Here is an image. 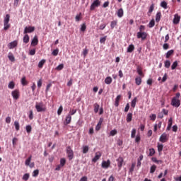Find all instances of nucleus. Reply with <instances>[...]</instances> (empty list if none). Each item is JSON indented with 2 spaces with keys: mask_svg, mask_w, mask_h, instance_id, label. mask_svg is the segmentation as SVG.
Instances as JSON below:
<instances>
[{
  "mask_svg": "<svg viewBox=\"0 0 181 181\" xmlns=\"http://www.w3.org/2000/svg\"><path fill=\"white\" fill-rule=\"evenodd\" d=\"M35 110H37V112H46L47 107L43 102H40L36 103Z\"/></svg>",
  "mask_w": 181,
  "mask_h": 181,
  "instance_id": "nucleus-1",
  "label": "nucleus"
},
{
  "mask_svg": "<svg viewBox=\"0 0 181 181\" xmlns=\"http://www.w3.org/2000/svg\"><path fill=\"white\" fill-rule=\"evenodd\" d=\"M9 19H11V16L6 14L4 20V30H8L11 28V24H9Z\"/></svg>",
  "mask_w": 181,
  "mask_h": 181,
  "instance_id": "nucleus-2",
  "label": "nucleus"
},
{
  "mask_svg": "<svg viewBox=\"0 0 181 181\" xmlns=\"http://www.w3.org/2000/svg\"><path fill=\"white\" fill-rule=\"evenodd\" d=\"M66 155L69 159V160H71L73 158H74V152L71 149V147L68 146L66 148Z\"/></svg>",
  "mask_w": 181,
  "mask_h": 181,
  "instance_id": "nucleus-3",
  "label": "nucleus"
},
{
  "mask_svg": "<svg viewBox=\"0 0 181 181\" xmlns=\"http://www.w3.org/2000/svg\"><path fill=\"white\" fill-rule=\"evenodd\" d=\"M137 39H141V40H146V37H148V33L146 32H138L137 33Z\"/></svg>",
  "mask_w": 181,
  "mask_h": 181,
  "instance_id": "nucleus-4",
  "label": "nucleus"
},
{
  "mask_svg": "<svg viewBox=\"0 0 181 181\" xmlns=\"http://www.w3.org/2000/svg\"><path fill=\"white\" fill-rule=\"evenodd\" d=\"M171 105L175 107V108H179L180 107V100L176 99V98H173L171 100Z\"/></svg>",
  "mask_w": 181,
  "mask_h": 181,
  "instance_id": "nucleus-5",
  "label": "nucleus"
},
{
  "mask_svg": "<svg viewBox=\"0 0 181 181\" xmlns=\"http://www.w3.org/2000/svg\"><path fill=\"white\" fill-rule=\"evenodd\" d=\"M160 142L162 144H165V142H168L169 141V136L166 134V133H163L159 139Z\"/></svg>",
  "mask_w": 181,
  "mask_h": 181,
  "instance_id": "nucleus-6",
  "label": "nucleus"
},
{
  "mask_svg": "<svg viewBox=\"0 0 181 181\" xmlns=\"http://www.w3.org/2000/svg\"><path fill=\"white\" fill-rule=\"evenodd\" d=\"M101 5V1L100 0H95L90 6V11H94L95 8H98Z\"/></svg>",
  "mask_w": 181,
  "mask_h": 181,
  "instance_id": "nucleus-7",
  "label": "nucleus"
},
{
  "mask_svg": "<svg viewBox=\"0 0 181 181\" xmlns=\"http://www.w3.org/2000/svg\"><path fill=\"white\" fill-rule=\"evenodd\" d=\"M11 95L13 100H18L20 97L19 90L16 89L11 92Z\"/></svg>",
  "mask_w": 181,
  "mask_h": 181,
  "instance_id": "nucleus-8",
  "label": "nucleus"
},
{
  "mask_svg": "<svg viewBox=\"0 0 181 181\" xmlns=\"http://www.w3.org/2000/svg\"><path fill=\"white\" fill-rule=\"evenodd\" d=\"M116 162H117V166L119 168V170H121L122 168V165H124V158L122 157H119L117 158Z\"/></svg>",
  "mask_w": 181,
  "mask_h": 181,
  "instance_id": "nucleus-9",
  "label": "nucleus"
},
{
  "mask_svg": "<svg viewBox=\"0 0 181 181\" xmlns=\"http://www.w3.org/2000/svg\"><path fill=\"white\" fill-rule=\"evenodd\" d=\"M32 161V156H30L29 158L25 160V166H29L30 168H34L35 167V163H31Z\"/></svg>",
  "mask_w": 181,
  "mask_h": 181,
  "instance_id": "nucleus-10",
  "label": "nucleus"
},
{
  "mask_svg": "<svg viewBox=\"0 0 181 181\" xmlns=\"http://www.w3.org/2000/svg\"><path fill=\"white\" fill-rule=\"evenodd\" d=\"M110 165H111V161L110 160H107V161L103 160L102 162V168L103 169H108V168H110Z\"/></svg>",
  "mask_w": 181,
  "mask_h": 181,
  "instance_id": "nucleus-11",
  "label": "nucleus"
},
{
  "mask_svg": "<svg viewBox=\"0 0 181 181\" xmlns=\"http://www.w3.org/2000/svg\"><path fill=\"white\" fill-rule=\"evenodd\" d=\"M32 32H35V27L29 26L25 27L24 29V35H26V33H32Z\"/></svg>",
  "mask_w": 181,
  "mask_h": 181,
  "instance_id": "nucleus-12",
  "label": "nucleus"
},
{
  "mask_svg": "<svg viewBox=\"0 0 181 181\" xmlns=\"http://www.w3.org/2000/svg\"><path fill=\"white\" fill-rule=\"evenodd\" d=\"M18 46V41L14 40L10 43L8 44V47L10 49H15Z\"/></svg>",
  "mask_w": 181,
  "mask_h": 181,
  "instance_id": "nucleus-13",
  "label": "nucleus"
},
{
  "mask_svg": "<svg viewBox=\"0 0 181 181\" xmlns=\"http://www.w3.org/2000/svg\"><path fill=\"white\" fill-rule=\"evenodd\" d=\"M100 158H101V153L97 152L95 153V157L92 159V162H94V163H95V162H97V160H98V159H100Z\"/></svg>",
  "mask_w": 181,
  "mask_h": 181,
  "instance_id": "nucleus-14",
  "label": "nucleus"
},
{
  "mask_svg": "<svg viewBox=\"0 0 181 181\" xmlns=\"http://www.w3.org/2000/svg\"><path fill=\"white\" fill-rule=\"evenodd\" d=\"M180 22V17L179 16L178 14H175L174 16V19H173V23L175 25H177Z\"/></svg>",
  "mask_w": 181,
  "mask_h": 181,
  "instance_id": "nucleus-15",
  "label": "nucleus"
},
{
  "mask_svg": "<svg viewBox=\"0 0 181 181\" xmlns=\"http://www.w3.org/2000/svg\"><path fill=\"white\" fill-rule=\"evenodd\" d=\"M37 43H39V40L37 36H35L31 42V46H37Z\"/></svg>",
  "mask_w": 181,
  "mask_h": 181,
  "instance_id": "nucleus-16",
  "label": "nucleus"
},
{
  "mask_svg": "<svg viewBox=\"0 0 181 181\" xmlns=\"http://www.w3.org/2000/svg\"><path fill=\"white\" fill-rule=\"evenodd\" d=\"M71 122V116L70 115H67L65 119L64 125H69Z\"/></svg>",
  "mask_w": 181,
  "mask_h": 181,
  "instance_id": "nucleus-17",
  "label": "nucleus"
},
{
  "mask_svg": "<svg viewBox=\"0 0 181 181\" xmlns=\"http://www.w3.org/2000/svg\"><path fill=\"white\" fill-rule=\"evenodd\" d=\"M101 125H103V119L100 118L98 124L95 127V131H100L101 129Z\"/></svg>",
  "mask_w": 181,
  "mask_h": 181,
  "instance_id": "nucleus-18",
  "label": "nucleus"
},
{
  "mask_svg": "<svg viewBox=\"0 0 181 181\" xmlns=\"http://www.w3.org/2000/svg\"><path fill=\"white\" fill-rule=\"evenodd\" d=\"M135 50V46L134 45H129V47H127V53H132V52Z\"/></svg>",
  "mask_w": 181,
  "mask_h": 181,
  "instance_id": "nucleus-19",
  "label": "nucleus"
},
{
  "mask_svg": "<svg viewBox=\"0 0 181 181\" xmlns=\"http://www.w3.org/2000/svg\"><path fill=\"white\" fill-rule=\"evenodd\" d=\"M8 58L10 60V62H12V63L15 62V56H13V54L12 52L8 53Z\"/></svg>",
  "mask_w": 181,
  "mask_h": 181,
  "instance_id": "nucleus-20",
  "label": "nucleus"
},
{
  "mask_svg": "<svg viewBox=\"0 0 181 181\" xmlns=\"http://www.w3.org/2000/svg\"><path fill=\"white\" fill-rule=\"evenodd\" d=\"M121 95H118L115 98V107H118L119 105V100H121Z\"/></svg>",
  "mask_w": 181,
  "mask_h": 181,
  "instance_id": "nucleus-21",
  "label": "nucleus"
},
{
  "mask_svg": "<svg viewBox=\"0 0 181 181\" xmlns=\"http://www.w3.org/2000/svg\"><path fill=\"white\" fill-rule=\"evenodd\" d=\"M135 83L136 84V86H141V83H142V78H141L140 76H138L135 78Z\"/></svg>",
  "mask_w": 181,
  "mask_h": 181,
  "instance_id": "nucleus-22",
  "label": "nucleus"
},
{
  "mask_svg": "<svg viewBox=\"0 0 181 181\" xmlns=\"http://www.w3.org/2000/svg\"><path fill=\"white\" fill-rule=\"evenodd\" d=\"M105 84H111L112 83V78L111 76H107L105 79Z\"/></svg>",
  "mask_w": 181,
  "mask_h": 181,
  "instance_id": "nucleus-23",
  "label": "nucleus"
},
{
  "mask_svg": "<svg viewBox=\"0 0 181 181\" xmlns=\"http://www.w3.org/2000/svg\"><path fill=\"white\" fill-rule=\"evenodd\" d=\"M126 121L127 122H131L132 121V113L129 112L127 114Z\"/></svg>",
  "mask_w": 181,
  "mask_h": 181,
  "instance_id": "nucleus-24",
  "label": "nucleus"
},
{
  "mask_svg": "<svg viewBox=\"0 0 181 181\" xmlns=\"http://www.w3.org/2000/svg\"><path fill=\"white\" fill-rule=\"evenodd\" d=\"M117 16L118 18H122L124 16V10L122 8H119L117 11Z\"/></svg>",
  "mask_w": 181,
  "mask_h": 181,
  "instance_id": "nucleus-25",
  "label": "nucleus"
},
{
  "mask_svg": "<svg viewBox=\"0 0 181 181\" xmlns=\"http://www.w3.org/2000/svg\"><path fill=\"white\" fill-rule=\"evenodd\" d=\"M162 18V13L158 12L156 16V22H159Z\"/></svg>",
  "mask_w": 181,
  "mask_h": 181,
  "instance_id": "nucleus-26",
  "label": "nucleus"
},
{
  "mask_svg": "<svg viewBox=\"0 0 181 181\" xmlns=\"http://www.w3.org/2000/svg\"><path fill=\"white\" fill-rule=\"evenodd\" d=\"M45 63H46V59H42L39 63H38V67L39 69H42L43 66L45 65Z\"/></svg>",
  "mask_w": 181,
  "mask_h": 181,
  "instance_id": "nucleus-27",
  "label": "nucleus"
},
{
  "mask_svg": "<svg viewBox=\"0 0 181 181\" xmlns=\"http://www.w3.org/2000/svg\"><path fill=\"white\" fill-rule=\"evenodd\" d=\"M136 101H138V98H134L132 103H131V107H132V108H135V106L136 105Z\"/></svg>",
  "mask_w": 181,
  "mask_h": 181,
  "instance_id": "nucleus-28",
  "label": "nucleus"
},
{
  "mask_svg": "<svg viewBox=\"0 0 181 181\" xmlns=\"http://www.w3.org/2000/svg\"><path fill=\"white\" fill-rule=\"evenodd\" d=\"M93 107H94V112L97 114V112H98V110H100V105H98V103H95L93 105Z\"/></svg>",
  "mask_w": 181,
  "mask_h": 181,
  "instance_id": "nucleus-29",
  "label": "nucleus"
},
{
  "mask_svg": "<svg viewBox=\"0 0 181 181\" xmlns=\"http://www.w3.org/2000/svg\"><path fill=\"white\" fill-rule=\"evenodd\" d=\"M137 73L139 76H141V77H144V72H142V68L138 66L137 67Z\"/></svg>",
  "mask_w": 181,
  "mask_h": 181,
  "instance_id": "nucleus-30",
  "label": "nucleus"
},
{
  "mask_svg": "<svg viewBox=\"0 0 181 181\" xmlns=\"http://www.w3.org/2000/svg\"><path fill=\"white\" fill-rule=\"evenodd\" d=\"M174 50L173 49H170L169 50L167 53H166V59H169L170 57V56H172V54H173L174 53Z\"/></svg>",
  "mask_w": 181,
  "mask_h": 181,
  "instance_id": "nucleus-31",
  "label": "nucleus"
},
{
  "mask_svg": "<svg viewBox=\"0 0 181 181\" xmlns=\"http://www.w3.org/2000/svg\"><path fill=\"white\" fill-rule=\"evenodd\" d=\"M30 37L28 34H25L23 37V42L24 43H29Z\"/></svg>",
  "mask_w": 181,
  "mask_h": 181,
  "instance_id": "nucleus-32",
  "label": "nucleus"
},
{
  "mask_svg": "<svg viewBox=\"0 0 181 181\" xmlns=\"http://www.w3.org/2000/svg\"><path fill=\"white\" fill-rule=\"evenodd\" d=\"M8 87V88H10V90H13V88H15V82L10 81Z\"/></svg>",
  "mask_w": 181,
  "mask_h": 181,
  "instance_id": "nucleus-33",
  "label": "nucleus"
},
{
  "mask_svg": "<svg viewBox=\"0 0 181 181\" xmlns=\"http://www.w3.org/2000/svg\"><path fill=\"white\" fill-rule=\"evenodd\" d=\"M21 84L22 86H27L28 84V81H26V76H23L21 78Z\"/></svg>",
  "mask_w": 181,
  "mask_h": 181,
  "instance_id": "nucleus-34",
  "label": "nucleus"
},
{
  "mask_svg": "<svg viewBox=\"0 0 181 181\" xmlns=\"http://www.w3.org/2000/svg\"><path fill=\"white\" fill-rule=\"evenodd\" d=\"M14 127H15L16 131H19V129L21 128V126L19 124V122L15 121L14 122Z\"/></svg>",
  "mask_w": 181,
  "mask_h": 181,
  "instance_id": "nucleus-35",
  "label": "nucleus"
},
{
  "mask_svg": "<svg viewBox=\"0 0 181 181\" xmlns=\"http://www.w3.org/2000/svg\"><path fill=\"white\" fill-rule=\"evenodd\" d=\"M161 8H163L164 9H168V3L166 1H163L160 3Z\"/></svg>",
  "mask_w": 181,
  "mask_h": 181,
  "instance_id": "nucleus-36",
  "label": "nucleus"
},
{
  "mask_svg": "<svg viewBox=\"0 0 181 181\" xmlns=\"http://www.w3.org/2000/svg\"><path fill=\"white\" fill-rule=\"evenodd\" d=\"M83 149V153H87V152H88L90 148L88 147V146H83L82 147Z\"/></svg>",
  "mask_w": 181,
  "mask_h": 181,
  "instance_id": "nucleus-37",
  "label": "nucleus"
},
{
  "mask_svg": "<svg viewBox=\"0 0 181 181\" xmlns=\"http://www.w3.org/2000/svg\"><path fill=\"white\" fill-rule=\"evenodd\" d=\"M157 148L158 152H162V151H163V144L158 143Z\"/></svg>",
  "mask_w": 181,
  "mask_h": 181,
  "instance_id": "nucleus-38",
  "label": "nucleus"
},
{
  "mask_svg": "<svg viewBox=\"0 0 181 181\" xmlns=\"http://www.w3.org/2000/svg\"><path fill=\"white\" fill-rule=\"evenodd\" d=\"M76 22H80L81 21V13L79 15H76L75 17Z\"/></svg>",
  "mask_w": 181,
  "mask_h": 181,
  "instance_id": "nucleus-39",
  "label": "nucleus"
},
{
  "mask_svg": "<svg viewBox=\"0 0 181 181\" xmlns=\"http://www.w3.org/2000/svg\"><path fill=\"white\" fill-rule=\"evenodd\" d=\"M25 129H26V132L28 134H30V132H32V126L27 125L26 127H25Z\"/></svg>",
  "mask_w": 181,
  "mask_h": 181,
  "instance_id": "nucleus-40",
  "label": "nucleus"
},
{
  "mask_svg": "<svg viewBox=\"0 0 181 181\" xmlns=\"http://www.w3.org/2000/svg\"><path fill=\"white\" fill-rule=\"evenodd\" d=\"M117 23V21H112V22H111V24H110V28H111V29H114V28L116 27Z\"/></svg>",
  "mask_w": 181,
  "mask_h": 181,
  "instance_id": "nucleus-41",
  "label": "nucleus"
},
{
  "mask_svg": "<svg viewBox=\"0 0 181 181\" xmlns=\"http://www.w3.org/2000/svg\"><path fill=\"white\" fill-rule=\"evenodd\" d=\"M155 170H156V165H153L150 168V173H155Z\"/></svg>",
  "mask_w": 181,
  "mask_h": 181,
  "instance_id": "nucleus-42",
  "label": "nucleus"
},
{
  "mask_svg": "<svg viewBox=\"0 0 181 181\" xmlns=\"http://www.w3.org/2000/svg\"><path fill=\"white\" fill-rule=\"evenodd\" d=\"M164 64H165V67L166 69H169V68L170 67V61L166 60V61L165 62Z\"/></svg>",
  "mask_w": 181,
  "mask_h": 181,
  "instance_id": "nucleus-43",
  "label": "nucleus"
},
{
  "mask_svg": "<svg viewBox=\"0 0 181 181\" xmlns=\"http://www.w3.org/2000/svg\"><path fill=\"white\" fill-rule=\"evenodd\" d=\"M155 26V20L152 19L148 23V28H153Z\"/></svg>",
  "mask_w": 181,
  "mask_h": 181,
  "instance_id": "nucleus-44",
  "label": "nucleus"
},
{
  "mask_svg": "<svg viewBox=\"0 0 181 181\" xmlns=\"http://www.w3.org/2000/svg\"><path fill=\"white\" fill-rule=\"evenodd\" d=\"M153 155H155V149L154 148H150L148 156H153Z\"/></svg>",
  "mask_w": 181,
  "mask_h": 181,
  "instance_id": "nucleus-45",
  "label": "nucleus"
},
{
  "mask_svg": "<svg viewBox=\"0 0 181 181\" xmlns=\"http://www.w3.org/2000/svg\"><path fill=\"white\" fill-rule=\"evenodd\" d=\"M136 164L135 163H133L132 164L131 168H129V173H132L134 172V169H135Z\"/></svg>",
  "mask_w": 181,
  "mask_h": 181,
  "instance_id": "nucleus-46",
  "label": "nucleus"
},
{
  "mask_svg": "<svg viewBox=\"0 0 181 181\" xmlns=\"http://www.w3.org/2000/svg\"><path fill=\"white\" fill-rule=\"evenodd\" d=\"M177 67V61H175L173 62V64L171 66L172 70H175Z\"/></svg>",
  "mask_w": 181,
  "mask_h": 181,
  "instance_id": "nucleus-47",
  "label": "nucleus"
},
{
  "mask_svg": "<svg viewBox=\"0 0 181 181\" xmlns=\"http://www.w3.org/2000/svg\"><path fill=\"white\" fill-rule=\"evenodd\" d=\"M136 134V129H133L132 130L131 138H135Z\"/></svg>",
  "mask_w": 181,
  "mask_h": 181,
  "instance_id": "nucleus-48",
  "label": "nucleus"
},
{
  "mask_svg": "<svg viewBox=\"0 0 181 181\" xmlns=\"http://www.w3.org/2000/svg\"><path fill=\"white\" fill-rule=\"evenodd\" d=\"M66 165V159L65 158H61L60 160V166L63 167Z\"/></svg>",
  "mask_w": 181,
  "mask_h": 181,
  "instance_id": "nucleus-49",
  "label": "nucleus"
},
{
  "mask_svg": "<svg viewBox=\"0 0 181 181\" xmlns=\"http://www.w3.org/2000/svg\"><path fill=\"white\" fill-rule=\"evenodd\" d=\"M29 54L30 56H35V54H36V49H33L30 50Z\"/></svg>",
  "mask_w": 181,
  "mask_h": 181,
  "instance_id": "nucleus-50",
  "label": "nucleus"
},
{
  "mask_svg": "<svg viewBox=\"0 0 181 181\" xmlns=\"http://www.w3.org/2000/svg\"><path fill=\"white\" fill-rule=\"evenodd\" d=\"M87 54H88V49H87V47H86L83 51V55L84 57H86L87 56Z\"/></svg>",
  "mask_w": 181,
  "mask_h": 181,
  "instance_id": "nucleus-51",
  "label": "nucleus"
},
{
  "mask_svg": "<svg viewBox=\"0 0 181 181\" xmlns=\"http://www.w3.org/2000/svg\"><path fill=\"white\" fill-rule=\"evenodd\" d=\"M64 67V65L63 64H61L56 67V70H59V71L63 70Z\"/></svg>",
  "mask_w": 181,
  "mask_h": 181,
  "instance_id": "nucleus-52",
  "label": "nucleus"
},
{
  "mask_svg": "<svg viewBox=\"0 0 181 181\" xmlns=\"http://www.w3.org/2000/svg\"><path fill=\"white\" fill-rule=\"evenodd\" d=\"M29 174L26 173L23 176V180L27 181L29 180Z\"/></svg>",
  "mask_w": 181,
  "mask_h": 181,
  "instance_id": "nucleus-53",
  "label": "nucleus"
},
{
  "mask_svg": "<svg viewBox=\"0 0 181 181\" xmlns=\"http://www.w3.org/2000/svg\"><path fill=\"white\" fill-rule=\"evenodd\" d=\"M117 129H113L110 131V136H115V135H117Z\"/></svg>",
  "mask_w": 181,
  "mask_h": 181,
  "instance_id": "nucleus-54",
  "label": "nucleus"
},
{
  "mask_svg": "<svg viewBox=\"0 0 181 181\" xmlns=\"http://www.w3.org/2000/svg\"><path fill=\"white\" fill-rule=\"evenodd\" d=\"M76 112H77V110L73 109L72 110H71V111L69 112L68 115L71 117V115H74V114H76Z\"/></svg>",
  "mask_w": 181,
  "mask_h": 181,
  "instance_id": "nucleus-55",
  "label": "nucleus"
},
{
  "mask_svg": "<svg viewBox=\"0 0 181 181\" xmlns=\"http://www.w3.org/2000/svg\"><path fill=\"white\" fill-rule=\"evenodd\" d=\"M62 112H63V106H60L57 110L58 115H61Z\"/></svg>",
  "mask_w": 181,
  "mask_h": 181,
  "instance_id": "nucleus-56",
  "label": "nucleus"
},
{
  "mask_svg": "<svg viewBox=\"0 0 181 181\" xmlns=\"http://www.w3.org/2000/svg\"><path fill=\"white\" fill-rule=\"evenodd\" d=\"M106 26H107V24L103 23V24H101V25L99 26V29H100V30H104V29H105Z\"/></svg>",
  "mask_w": 181,
  "mask_h": 181,
  "instance_id": "nucleus-57",
  "label": "nucleus"
},
{
  "mask_svg": "<svg viewBox=\"0 0 181 181\" xmlns=\"http://www.w3.org/2000/svg\"><path fill=\"white\" fill-rule=\"evenodd\" d=\"M38 175H39V170H35L33 171V176L34 177H37V176H38Z\"/></svg>",
  "mask_w": 181,
  "mask_h": 181,
  "instance_id": "nucleus-58",
  "label": "nucleus"
},
{
  "mask_svg": "<svg viewBox=\"0 0 181 181\" xmlns=\"http://www.w3.org/2000/svg\"><path fill=\"white\" fill-rule=\"evenodd\" d=\"M168 126L172 127V125H173V119L172 117H170V119H168Z\"/></svg>",
  "mask_w": 181,
  "mask_h": 181,
  "instance_id": "nucleus-59",
  "label": "nucleus"
},
{
  "mask_svg": "<svg viewBox=\"0 0 181 181\" xmlns=\"http://www.w3.org/2000/svg\"><path fill=\"white\" fill-rule=\"evenodd\" d=\"M86 29H87V27L86 26V23L82 24L81 28V32H86Z\"/></svg>",
  "mask_w": 181,
  "mask_h": 181,
  "instance_id": "nucleus-60",
  "label": "nucleus"
},
{
  "mask_svg": "<svg viewBox=\"0 0 181 181\" xmlns=\"http://www.w3.org/2000/svg\"><path fill=\"white\" fill-rule=\"evenodd\" d=\"M105 40H107V36H105L103 37H101L100 40V43H105Z\"/></svg>",
  "mask_w": 181,
  "mask_h": 181,
  "instance_id": "nucleus-61",
  "label": "nucleus"
},
{
  "mask_svg": "<svg viewBox=\"0 0 181 181\" xmlns=\"http://www.w3.org/2000/svg\"><path fill=\"white\" fill-rule=\"evenodd\" d=\"M150 119H151V121H155V119H156V115L152 114L150 115Z\"/></svg>",
  "mask_w": 181,
  "mask_h": 181,
  "instance_id": "nucleus-62",
  "label": "nucleus"
},
{
  "mask_svg": "<svg viewBox=\"0 0 181 181\" xmlns=\"http://www.w3.org/2000/svg\"><path fill=\"white\" fill-rule=\"evenodd\" d=\"M57 54H59V49H56L52 52L53 56H57Z\"/></svg>",
  "mask_w": 181,
  "mask_h": 181,
  "instance_id": "nucleus-63",
  "label": "nucleus"
},
{
  "mask_svg": "<svg viewBox=\"0 0 181 181\" xmlns=\"http://www.w3.org/2000/svg\"><path fill=\"white\" fill-rule=\"evenodd\" d=\"M29 119H33V110H30Z\"/></svg>",
  "mask_w": 181,
  "mask_h": 181,
  "instance_id": "nucleus-64",
  "label": "nucleus"
}]
</instances>
